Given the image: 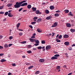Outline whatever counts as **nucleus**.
Returning <instances> with one entry per match:
<instances>
[{
	"label": "nucleus",
	"mask_w": 75,
	"mask_h": 75,
	"mask_svg": "<svg viewBox=\"0 0 75 75\" xmlns=\"http://www.w3.org/2000/svg\"><path fill=\"white\" fill-rule=\"evenodd\" d=\"M20 23H18L17 24V28H18L19 27V25H20Z\"/></svg>",
	"instance_id": "ea45409f"
},
{
	"label": "nucleus",
	"mask_w": 75,
	"mask_h": 75,
	"mask_svg": "<svg viewBox=\"0 0 75 75\" xmlns=\"http://www.w3.org/2000/svg\"><path fill=\"white\" fill-rule=\"evenodd\" d=\"M66 26L68 27H70L71 26V24L69 23H67L66 24Z\"/></svg>",
	"instance_id": "9b49d317"
},
{
	"label": "nucleus",
	"mask_w": 75,
	"mask_h": 75,
	"mask_svg": "<svg viewBox=\"0 0 75 75\" xmlns=\"http://www.w3.org/2000/svg\"><path fill=\"white\" fill-rule=\"evenodd\" d=\"M3 49V47L0 46V49Z\"/></svg>",
	"instance_id": "69168bd1"
},
{
	"label": "nucleus",
	"mask_w": 75,
	"mask_h": 75,
	"mask_svg": "<svg viewBox=\"0 0 75 75\" xmlns=\"http://www.w3.org/2000/svg\"><path fill=\"white\" fill-rule=\"evenodd\" d=\"M69 37V35L67 34H65L63 36V38H68Z\"/></svg>",
	"instance_id": "39448f33"
},
{
	"label": "nucleus",
	"mask_w": 75,
	"mask_h": 75,
	"mask_svg": "<svg viewBox=\"0 0 75 75\" xmlns=\"http://www.w3.org/2000/svg\"><path fill=\"white\" fill-rule=\"evenodd\" d=\"M4 55V54L3 53L0 54V56H2Z\"/></svg>",
	"instance_id": "8fccbe9b"
},
{
	"label": "nucleus",
	"mask_w": 75,
	"mask_h": 75,
	"mask_svg": "<svg viewBox=\"0 0 75 75\" xmlns=\"http://www.w3.org/2000/svg\"><path fill=\"white\" fill-rule=\"evenodd\" d=\"M3 37V36L2 35H0V39H2Z\"/></svg>",
	"instance_id": "680f3d73"
},
{
	"label": "nucleus",
	"mask_w": 75,
	"mask_h": 75,
	"mask_svg": "<svg viewBox=\"0 0 75 75\" xmlns=\"http://www.w3.org/2000/svg\"><path fill=\"white\" fill-rule=\"evenodd\" d=\"M6 60L4 59H1L0 62H6Z\"/></svg>",
	"instance_id": "dca6fc26"
},
{
	"label": "nucleus",
	"mask_w": 75,
	"mask_h": 75,
	"mask_svg": "<svg viewBox=\"0 0 75 75\" xmlns=\"http://www.w3.org/2000/svg\"><path fill=\"white\" fill-rule=\"evenodd\" d=\"M12 45H13L12 44H9L8 45V47H10Z\"/></svg>",
	"instance_id": "603ef678"
},
{
	"label": "nucleus",
	"mask_w": 75,
	"mask_h": 75,
	"mask_svg": "<svg viewBox=\"0 0 75 75\" xmlns=\"http://www.w3.org/2000/svg\"><path fill=\"white\" fill-rule=\"evenodd\" d=\"M18 34H19V35H20V36H22L23 33H22V32H20V33H19Z\"/></svg>",
	"instance_id": "c756f323"
},
{
	"label": "nucleus",
	"mask_w": 75,
	"mask_h": 75,
	"mask_svg": "<svg viewBox=\"0 0 75 75\" xmlns=\"http://www.w3.org/2000/svg\"><path fill=\"white\" fill-rule=\"evenodd\" d=\"M36 35V33H33L32 35L34 36H35Z\"/></svg>",
	"instance_id": "0e129e2a"
},
{
	"label": "nucleus",
	"mask_w": 75,
	"mask_h": 75,
	"mask_svg": "<svg viewBox=\"0 0 75 75\" xmlns=\"http://www.w3.org/2000/svg\"><path fill=\"white\" fill-rule=\"evenodd\" d=\"M70 31L71 32L73 33L75 32V30L73 29H70Z\"/></svg>",
	"instance_id": "b1692460"
},
{
	"label": "nucleus",
	"mask_w": 75,
	"mask_h": 75,
	"mask_svg": "<svg viewBox=\"0 0 75 75\" xmlns=\"http://www.w3.org/2000/svg\"><path fill=\"white\" fill-rule=\"evenodd\" d=\"M40 13V11L39 10H37L35 13L37 14H38Z\"/></svg>",
	"instance_id": "2f4dec72"
},
{
	"label": "nucleus",
	"mask_w": 75,
	"mask_h": 75,
	"mask_svg": "<svg viewBox=\"0 0 75 75\" xmlns=\"http://www.w3.org/2000/svg\"><path fill=\"white\" fill-rule=\"evenodd\" d=\"M59 16V14L58 13H56L54 14V16L57 17V16Z\"/></svg>",
	"instance_id": "72a5a7b5"
},
{
	"label": "nucleus",
	"mask_w": 75,
	"mask_h": 75,
	"mask_svg": "<svg viewBox=\"0 0 75 75\" xmlns=\"http://www.w3.org/2000/svg\"><path fill=\"white\" fill-rule=\"evenodd\" d=\"M23 9V8H20V9H19V10H18L19 11H21Z\"/></svg>",
	"instance_id": "5fc2aeb1"
},
{
	"label": "nucleus",
	"mask_w": 75,
	"mask_h": 75,
	"mask_svg": "<svg viewBox=\"0 0 75 75\" xmlns=\"http://www.w3.org/2000/svg\"><path fill=\"white\" fill-rule=\"evenodd\" d=\"M30 42H35V41H36V40L33 39H30Z\"/></svg>",
	"instance_id": "9d476101"
},
{
	"label": "nucleus",
	"mask_w": 75,
	"mask_h": 75,
	"mask_svg": "<svg viewBox=\"0 0 75 75\" xmlns=\"http://www.w3.org/2000/svg\"><path fill=\"white\" fill-rule=\"evenodd\" d=\"M4 47L5 48H7L8 47V45L7 44H5L4 45Z\"/></svg>",
	"instance_id": "4be33fe9"
},
{
	"label": "nucleus",
	"mask_w": 75,
	"mask_h": 75,
	"mask_svg": "<svg viewBox=\"0 0 75 75\" xmlns=\"http://www.w3.org/2000/svg\"><path fill=\"white\" fill-rule=\"evenodd\" d=\"M64 44L65 45L68 46L69 45V42H65L64 43Z\"/></svg>",
	"instance_id": "0eeeda50"
},
{
	"label": "nucleus",
	"mask_w": 75,
	"mask_h": 75,
	"mask_svg": "<svg viewBox=\"0 0 75 75\" xmlns=\"http://www.w3.org/2000/svg\"><path fill=\"white\" fill-rule=\"evenodd\" d=\"M68 15L71 16H73V15L72 14L71 12H69V13L68 14Z\"/></svg>",
	"instance_id": "2eb2a0df"
},
{
	"label": "nucleus",
	"mask_w": 75,
	"mask_h": 75,
	"mask_svg": "<svg viewBox=\"0 0 75 75\" xmlns=\"http://www.w3.org/2000/svg\"><path fill=\"white\" fill-rule=\"evenodd\" d=\"M27 10H24L23 11V12H27Z\"/></svg>",
	"instance_id": "774afa93"
},
{
	"label": "nucleus",
	"mask_w": 75,
	"mask_h": 75,
	"mask_svg": "<svg viewBox=\"0 0 75 75\" xmlns=\"http://www.w3.org/2000/svg\"><path fill=\"white\" fill-rule=\"evenodd\" d=\"M37 48L38 49V50H41V49H42V47L41 46H40L39 47H37Z\"/></svg>",
	"instance_id": "e433bc0d"
},
{
	"label": "nucleus",
	"mask_w": 75,
	"mask_h": 75,
	"mask_svg": "<svg viewBox=\"0 0 75 75\" xmlns=\"http://www.w3.org/2000/svg\"><path fill=\"white\" fill-rule=\"evenodd\" d=\"M36 22H31V24L32 25H34L35 24H36Z\"/></svg>",
	"instance_id": "79ce46f5"
},
{
	"label": "nucleus",
	"mask_w": 75,
	"mask_h": 75,
	"mask_svg": "<svg viewBox=\"0 0 75 75\" xmlns=\"http://www.w3.org/2000/svg\"><path fill=\"white\" fill-rule=\"evenodd\" d=\"M37 31L39 33H41L42 32V31H40L39 28H38L37 29Z\"/></svg>",
	"instance_id": "393cba45"
},
{
	"label": "nucleus",
	"mask_w": 75,
	"mask_h": 75,
	"mask_svg": "<svg viewBox=\"0 0 75 75\" xmlns=\"http://www.w3.org/2000/svg\"><path fill=\"white\" fill-rule=\"evenodd\" d=\"M27 7L28 8V9H30V8H31L32 7L31 5H30V4L28 5H27Z\"/></svg>",
	"instance_id": "f8f14e48"
},
{
	"label": "nucleus",
	"mask_w": 75,
	"mask_h": 75,
	"mask_svg": "<svg viewBox=\"0 0 75 75\" xmlns=\"http://www.w3.org/2000/svg\"><path fill=\"white\" fill-rule=\"evenodd\" d=\"M11 14V13H8V16L9 17H12L13 16V15H12V14Z\"/></svg>",
	"instance_id": "4468645a"
},
{
	"label": "nucleus",
	"mask_w": 75,
	"mask_h": 75,
	"mask_svg": "<svg viewBox=\"0 0 75 75\" xmlns=\"http://www.w3.org/2000/svg\"><path fill=\"white\" fill-rule=\"evenodd\" d=\"M33 66H31L30 67H28V69H31L32 68H33Z\"/></svg>",
	"instance_id": "bb28decb"
},
{
	"label": "nucleus",
	"mask_w": 75,
	"mask_h": 75,
	"mask_svg": "<svg viewBox=\"0 0 75 75\" xmlns=\"http://www.w3.org/2000/svg\"><path fill=\"white\" fill-rule=\"evenodd\" d=\"M12 65L13 67H15L16 66V65L15 63H13L12 64Z\"/></svg>",
	"instance_id": "58836bf2"
},
{
	"label": "nucleus",
	"mask_w": 75,
	"mask_h": 75,
	"mask_svg": "<svg viewBox=\"0 0 75 75\" xmlns=\"http://www.w3.org/2000/svg\"><path fill=\"white\" fill-rule=\"evenodd\" d=\"M39 61L40 62L42 63L44 62V61H45V60L44 59H39Z\"/></svg>",
	"instance_id": "6e6552de"
},
{
	"label": "nucleus",
	"mask_w": 75,
	"mask_h": 75,
	"mask_svg": "<svg viewBox=\"0 0 75 75\" xmlns=\"http://www.w3.org/2000/svg\"><path fill=\"white\" fill-rule=\"evenodd\" d=\"M62 37V35H60L58 37V39H60Z\"/></svg>",
	"instance_id": "4c0bfd02"
},
{
	"label": "nucleus",
	"mask_w": 75,
	"mask_h": 75,
	"mask_svg": "<svg viewBox=\"0 0 75 75\" xmlns=\"http://www.w3.org/2000/svg\"><path fill=\"white\" fill-rule=\"evenodd\" d=\"M68 49L69 50H72V48L71 47H69Z\"/></svg>",
	"instance_id": "c03bdc74"
},
{
	"label": "nucleus",
	"mask_w": 75,
	"mask_h": 75,
	"mask_svg": "<svg viewBox=\"0 0 75 75\" xmlns=\"http://www.w3.org/2000/svg\"><path fill=\"white\" fill-rule=\"evenodd\" d=\"M27 42L26 41H24L22 42H21V43L22 44H25V43H26Z\"/></svg>",
	"instance_id": "f704fd0d"
},
{
	"label": "nucleus",
	"mask_w": 75,
	"mask_h": 75,
	"mask_svg": "<svg viewBox=\"0 0 75 75\" xmlns=\"http://www.w3.org/2000/svg\"><path fill=\"white\" fill-rule=\"evenodd\" d=\"M38 19V18L37 17H34L33 18V19H35V20H37Z\"/></svg>",
	"instance_id": "37998d69"
},
{
	"label": "nucleus",
	"mask_w": 75,
	"mask_h": 75,
	"mask_svg": "<svg viewBox=\"0 0 75 75\" xmlns=\"http://www.w3.org/2000/svg\"><path fill=\"white\" fill-rule=\"evenodd\" d=\"M45 13L47 14H49V11L47 10H46L45 11Z\"/></svg>",
	"instance_id": "6ab92c4d"
},
{
	"label": "nucleus",
	"mask_w": 75,
	"mask_h": 75,
	"mask_svg": "<svg viewBox=\"0 0 75 75\" xmlns=\"http://www.w3.org/2000/svg\"><path fill=\"white\" fill-rule=\"evenodd\" d=\"M31 38L32 39H34L35 38V36H32L31 37Z\"/></svg>",
	"instance_id": "09e8293b"
},
{
	"label": "nucleus",
	"mask_w": 75,
	"mask_h": 75,
	"mask_svg": "<svg viewBox=\"0 0 75 75\" xmlns=\"http://www.w3.org/2000/svg\"><path fill=\"white\" fill-rule=\"evenodd\" d=\"M3 6H1L0 7V9H1L3 8Z\"/></svg>",
	"instance_id": "bf43d9fd"
},
{
	"label": "nucleus",
	"mask_w": 75,
	"mask_h": 75,
	"mask_svg": "<svg viewBox=\"0 0 75 75\" xmlns=\"http://www.w3.org/2000/svg\"><path fill=\"white\" fill-rule=\"evenodd\" d=\"M12 75V74L11 72H9L8 74V75Z\"/></svg>",
	"instance_id": "864d4df0"
},
{
	"label": "nucleus",
	"mask_w": 75,
	"mask_h": 75,
	"mask_svg": "<svg viewBox=\"0 0 75 75\" xmlns=\"http://www.w3.org/2000/svg\"><path fill=\"white\" fill-rule=\"evenodd\" d=\"M51 48V47L50 45L47 46L46 47V49L47 50H50Z\"/></svg>",
	"instance_id": "f03ea898"
},
{
	"label": "nucleus",
	"mask_w": 75,
	"mask_h": 75,
	"mask_svg": "<svg viewBox=\"0 0 75 75\" xmlns=\"http://www.w3.org/2000/svg\"><path fill=\"white\" fill-rule=\"evenodd\" d=\"M13 39L12 36H10L9 38V39L10 40H11Z\"/></svg>",
	"instance_id": "a18cd8bd"
},
{
	"label": "nucleus",
	"mask_w": 75,
	"mask_h": 75,
	"mask_svg": "<svg viewBox=\"0 0 75 75\" xmlns=\"http://www.w3.org/2000/svg\"><path fill=\"white\" fill-rule=\"evenodd\" d=\"M8 13V12H6L5 13V16H7Z\"/></svg>",
	"instance_id": "c9c22d12"
},
{
	"label": "nucleus",
	"mask_w": 75,
	"mask_h": 75,
	"mask_svg": "<svg viewBox=\"0 0 75 75\" xmlns=\"http://www.w3.org/2000/svg\"><path fill=\"white\" fill-rule=\"evenodd\" d=\"M35 43H39V41L38 40H35Z\"/></svg>",
	"instance_id": "473e14b6"
},
{
	"label": "nucleus",
	"mask_w": 75,
	"mask_h": 75,
	"mask_svg": "<svg viewBox=\"0 0 75 75\" xmlns=\"http://www.w3.org/2000/svg\"><path fill=\"white\" fill-rule=\"evenodd\" d=\"M27 52L28 54H30L32 53V51H31V50H28V51H27Z\"/></svg>",
	"instance_id": "7c9ffc66"
},
{
	"label": "nucleus",
	"mask_w": 75,
	"mask_h": 75,
	"mask_svg": "<svg viewBox=\"0 0 75 75\" xmlns=\"http://www.w3.org/2000/svg\"><path fill=\"white\" fill-rule=\"evenodd\" d=\"M12 4H7V6L8 7H10L12 6Z\"/></svg>",
	"instance_id": "aec40b11"
},
{
	"label": "nucleus",
	"mask_w": 75,
	"mask_h": 75,
	"mask_svg": "<svg viewBox=\"0 0 75 75\" xmlns=\"http://www.w3.org/2000/svg\"><path fill=\"white\" fill-rule=\"evenodd\" d=\"M40 73V71H37L35 72V74H38Z\"/></svg>",
	"instance_id": "a19ab883"
},
{
	"label": "nucleus",
	"mask_w": 75,
	"mask_h": 75,
	"mask_svg": "<svg viewBox=\"0 0 75 75\" xmlns=\"http://www.w3.org/2000/svg\"><path fill=\"white\" fill-rule=\"evenodd\" d=\"M41 43L42 44H45V40H42Z\"/></svg>",
	"instance_id": "c85d7f7f"
},
{
	"label": "nucleus",
	"mask_w": 75,
	"mask_h": 75,
	"mask_svg": "<svg viewBox=\"0 0 75 75\" xmlns=\"http://www.w3.org/2000/svg\"><path fill=\"white\" fill-rule=\"evenodd\" d=\"M56 40V41L57 42H61L60 40H59L57 38Z\"/></svg>",
	"instance_id": "412c9836"
},
{
	"label": "nucleus",
	"mask_w": 75,
	"mask_h": 75,
	"mask_svg": "<svg viewBox=\"0 0 75 75\" xmlns=\"http://www.w3.org/2000/svg\"><path fill=\"white\" fill-rule=\"evenodd\" d=\"M51 18H52V16H50L47 17L46 18V19L47 20H51Z\"/></svg>",
	"instance_id": "20e7f679"
},
{
	"label": "nucleus",
	"mask_w": 75,
	"mask_h": 75,
	"mask_svg": "<svg viewBox=\"0 0 75 75\" xmlns=\"http://www.w3.org/2000/svg\"><path fill=\"white\" fill-rule=\"evenodd\" d=\"M50 8L51 10H52L54 9V7L53 6H50Z\"/></svg>",
	"instance_id": "ddd939ff"
},
{
	"label": "nucleus",
	"mask_w": 75,
	"mask_h": 75,
	"mask_svg": "<svg viewBox=\"0 0 75 75\" xmlns=\"http://www.w3.org/2000/svg\"><path fill=\"white\" fill-rule=\"evenodd\" d=\"M33 50H36V48H33Z\"/></svg>",
	"instance_id": "13d9d810"
},
{
	"label": "nucleus",
	"mask_w": 75,
	"mask_h": 75,
	"mask_svg": "<svg viewBox=\"0 0 75 75\" xmlns=\"http://www.w3.org/2000/svg\"><path fill=\"white\" fill-rule=\"evenodd\" d=\"M72 74V73H70L68 74L67 75H71Z\"/></svg>",
	"instance_id": "052dcab7"
},
{
	"label": "nucleus",
	"mask_w": 75,
	"mask_h": 75,
	"mask_svg": "<svg viewBox=\"0 0 75 75\" xmlns=\"http://www.w3.org/2000/svg\"><path fill=\"white\" fill-rule=\"evenodd\" d=\"M26 1H23L21 2H16V4L14 5V7L15 8H18L21 6H27L28 5L27 3H26ZM26 2V3H25ZM22 3H23L22 4Z\"/></svg>",
	"instance_id": "f257e3e1"
},
{
	"label": "nucleus",
	"mask_w": 75,
	"mask_h": 75,
	"mask_svg": "<svg viewBox=\"0 0 75 75\" xmlns=\"http://www.w3.org/2000/svg\"><path fill=\"white\" fill-rule=\"evenodd\" d=\"M61 67L60 66H58L56 68V69L57 70H59L60 69Z\"/></svg>",
	"instance_id": "a878e982"
},
{
	"label": "nucleus",
	"mask_w": 75,
	"mask_h": 75,
	"mask_svg": "<svg viewBox=\"0 0 75 75\" xmlns=\"http://www.w3.org/2000/svg\"><path fill=\"white\" fill-rule=\"evenodd\" d=\"M39 45V43H36L35 44V45L36 46H37Z\"/></svg>",
	"instance_id": "6e6d98bb"
},
{
	"label": "nucleus",
	"mask_w": 75,
	"mask_h": 75,
	"mask_svg": "<svg viewBox=\"0 0 75 75\" xmlns=\"http://www.w3.org/2000/svg\"><path fill=\"white\" fill-rule=\"evenodd\" d=\"M22 57L23 58H25V55H23L22 56Z\"/></svg>",
	"instance_id": "e2e57ef3"
},
{
	"label": "nucleus",
	"mask_w": 75,
	"mask_h": 75,
	"mask_svg": "<svg viewBox=\"0 0 75 75\" xmlns=\"http://www.w3.org/2000/svg\"><path fill=\"white\" fill-rule=\"evenodd\" d=\"M32 46L31 45H29L27 46V47L28 48H30Z\"/></svg>",
	"instance_id": "cd10ccee"
},
{
	"label": "nucleus",
	"mask_w": 75,
	"mask_h": 75,
	"mask_svg": "<svg viewBox=\"0 0 75 75\" xmlns=\"http://www.w3.org/2000/svg\"><path fill=\"white\" fill-rule=\"evenodd\" d=\"M64 11L65 12V13H68L69 12V11L68 10H65Z\"/></svg>",
	"instance_id": "f3484780"
},
{
	"label": "nucleus",
	"mask_w": 75,
	"mask_h": 75,
	"mask_svg": "<svg viewBox=\"0 0 75 75\" xmlns=\"http://www.w3.org/2000/svg\"><path fill=\"white\" fill-rule=\"evenodd\" d=\"M29 27H30L31 29H33V27L32 25H29Z\"/></svg>",
	"instance_id": "de8ad7c7"
},
{
	"label": "nucleus",
	"mask_w": 75,
	"mask_h": 75,
	"mask_svg": "<svg viewBox=\"0 0 75 75\" xmlns=\"http://www.w3.org/2000/svg\"><path fill=\"white\" fill-rule=\"evenodd\" d=\"M52 37H53L55 35V33H53V32H52Z\"/></svg>",
	"instance_id": "3c124183"
},
{
	"label": "nucleus",
	"mask_w": 75,
	"mask_h": 75,
	"mask_svg": "<svg viewBox=\"0 0 75 75\" xmlns=\"http://www.w3.org/2000/svg\"><path fill=\"white\" fill-rule=\"evenodd\" d=\"M32 9L33 12H35L36 10V8L34 7H32Z\"/></svg>",
	"instance_id": "1a4fd4ad"
},
{
	"label": "nucleus",
	"mask_w": 75,
	"mask_h": 75,
	"mask_svg": "<svg viewBox=\"0 0 75 75\" xmlns=\"http://www.w3.org/2000/svg\"><path fill=\"white\" fill-rule=\"evenodd\" d=\"M54 56L55 57H59L60 55L59 54H56L54 55Z\"/></svg>",
	"instance_id": "5701e85b"
},
{
	"label": "nucleus",
	"mask_w": 75,
	"mask_h": 75,
	"mask_svg": "<svg viewBox=\"0 0 75 75\" xmlns=\"http://www.w3.org/2000/svg\"><path fill=\"white\" fill-rule=\"evenodd\" d=\"M57 22H54V23H53V25L51 27L54 28L57 26Z\"/></svg>",
	"instance_id": "7ed1b4c3"
},
{
	"label": "nucleus",
	"mask_w": 75,
	"mask_h": 75,
	"mask_svg": "<svg viewBox=\"0 0 75 75\" xmlns=\"http://www.w3.org/2000/svg\"><path fill=\"white\" fill-rule=\"evenodd\" d=\"M57 59V57H56L55 56L54 57L53 56V57H52L51 58V59L52 60H54V59Z\"/></svg>",
	"instance_id": "423d86ee"
},
{
	"label": "nucleus",
	"mask_w": 75,
	"mask_h": 75,
	"mask_svg": "<svg viewBox=\"0 0 75 75\" xmlns=\"http://www.w3.org/2000/svg\"><path fill=\"white\" fill-rule=\"evenodd\" d=\"M65 55L66 56V57L67 58L68 57V54L67 53H65Z\"/></svg>",
	"instance_id": "49530a36"
},
{
	"label": "nucleus",
	"mask_w": 75,
	"mask_h": 75,
	"mask_svg": "<svg viewBox=\"0 0 75 75\" xmlns=\"http://www.w3.org/2000/svg\"><path fill=\"white\" fill-rule=\"evenodd\" d=\"M41 21H42L41 18H39L38 19L37 21V23H39V22H40Z\"/></svg>",
	"instance_id": "a211bd4d"
},
{
	"label": "nucleus",
	"mask_w": 75,
	"mask_h": 75,
	"mask_svg": "<svg viewBox=\"0 0 75 75\" xmlns=\"http://www.w3.org/2000/svg\"><path fill=\"white\" fill-rule=\"evenodd\" d=\"M60 11H57L56 13H60Z\"/></svg>",
	"instance_id": "338daca9"
},
{
	"label": "nucleus",
	"mask_w": 75,
	"mask_h": 75,
	"mask_svg": "<svg viewBox=\"0 0 75 75\" xmlns=\"http://www.w3.org/2000/svg\"><path fill=\"white\" fill-rule=\"evenodd\" d=\"M4 13V12H0V14H3Z\"/></svg>",
	"instance_id": "4d7b16f0"
}]
</instances>
